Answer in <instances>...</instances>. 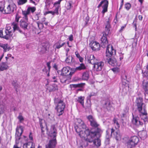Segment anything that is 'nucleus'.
Here are the masks:
<instances>
[{
	"label": "nucleus",
	"mask_w": 148,
	"mask_h": 148,
	"mask_svg": "<svg viewBox=\"0 0 148 148\" xmlns=\"http://www.w3.org/2000/svg\"><path fill=\"white\" fill-rule=\"evenodd\" d=\"M105 30L102 33L103 36L101 39L100 45L104 48L107 47L106 52V56L110 57L116 54V51L113 49L112 45L108 44V41L107 37L110 34V29L111 28L109 18L105 23Z\"/></svg>",
	"instance_id": "nucleus-1"
},
{
	"label": "nucleus",
	"mask_w": 148,
	"mask_h": 148,
	"mask_svg": "<svg viewBox=\"0 0 148 148\" xmlns=\"http://www.w3.org/2000/svg\"><path fill=\"white\" fill-rule=\"evenodd\" d=\"M76 131L81 138H85V146H88L89 145L88 142H91L92 140V137L95 135L94 133V132L93 130H90L88 129L84 131H80L79 132H78L77 129H76Z\"/></svg>",
	"instance_id": "nucleus-2"
},
{
	"label": "nucleus",
	"mask_w": 148,
	"mask_h": 148,
	"mask_svg": "<svg viewBox=\"0 0 148 148\" xmlns=\"http://www.w3.org/2000/svg\"><path fill=\"white\" fill-rule=\"evenodd\" d=\"M102 132V130L99 129H97V132H94V133L95 134V135L92 138V140L90 142H88L89 144L88 146L92 145V147L96 146L97 148L100 147L101 145V141L99 138L101 136Z\"/></svg>",
	"instance_id": "nucleus-3"
},
{
	"label": "nucleus",
	"mask_w": 148,
	"mask_h": 148,
	"mask_svg": "<svg viewBox=\"0 0 148 148\" xmlns=\"http://www.w3.org/2000/svg\"><path fill=\"white\" fill-rule=\"evenodd\" d=\"M54 102L55 104H57L56 109L57 111L58 115L60 116L64 113L65 104L62 100L58 98L55 99Z\"/></svg>",
	"instance_id": "nucleus-4"
},
{
	"label": "nucleus",
	"mask_w": 148,
	"mask_h": 148,
	"mask_svg": "<svg viewBox=\"0 0 148 148\" xmlns=\"http://www.w3.org/2000/svg\"><path fill=\"white\" fill-rule=\"evenodd\" d=\"M137 107V109L139 113L141 114L140 115V116H145L144 117L142 118L144 122H145L147 121V112L146 110V107L145 105V104H140L136 105Z\"/></svg>",
	"instance_id": "nucleus-5"
},
{
	"label": "nucleus",
	"mask_w": 148,
	"mask_h": 148,
	"mask_svg": "<svg viewBox=\"0 0 148 148\" xmlns=\"http://www.w3.org/2000/svg\"><path fill=\"white\" fill-rule=\"evenodd\" d=\"M102 108L105 110H112L114 108L112 106V103L108 98L106 99L101 101Z\"/></svg>",
	"instance_id": "nucleus-6"
},
{
	"label": "nucleus",
	"mask_w": 148,
	"mask_h": 148,
	"mask_svg": "<svg viewBox=\"0 0 148 148\" xmlns=\"http://www.w3.org/2000/svg\"><path fill=\"white\" fill-rule=\"evenodd\" d=\"M88 119L89 120L90 122L91 126L94 128V129H92L91 130H93L94 132H95L97 131V129H101L99 127V125L97 122L96 120L91 115H89L87 117Z\"/></svg>",
	"instance_id": "nucleus-7"
},
{
	"label": "nucleus",
	"mask_w": 148,
	"mask_h": 148,
	"mask_svg": "<svg viewBox=\"0 0 148 148\" xmlns=\"http://www.w3.org/2000/svg\"><path fill=\"white\" fill-rule=\"evenodd\" d=\"M16 5L14 3L9 4L5 8H4V9L2 12L4 14H11L13 12L14 10L16 9Z\"/></svg>",
	"instance_id": "nucleus-8"
},
{
	"label": "nucleus",
	"mask_w": 148,
	"mask_h": 148,
	"mask_svg": "<svg viewBox=\"0 0 148 148\" xmlns=\"http://www.w3.org/2000/svg\"><path fill=\"white\" fill-rule=\"evenodd\" d=\"M23 127L22 126H18L16 130L15 138L16 141L20 139L21 136L23 132Z\"/></svg>",
	"instance_id": "nucleus-9"
},
{
	"label": "nucleus",
	"mask_w": 148,
	"mask_h": 148,
	"mask_svg": "<svg viewBox=\"0 0 148 148\" xmlns=\"http://www.w3.org/2000/svg\"><path fill=\"white\" fill-rule=\"evenodd\" d=\"M139 141V138L136 136L132 137L127 142L128 145L133 147L137 145Z\"/></svg>",
	"instance_id": "nucleus-10"
},
{
	"label": "nucleus",
	"mask_w": 148,
	"mask_h": 148,
	"mask_svg": "<svg viewBox=\"0 0 148 148\" xmlns=\"http://www.w3.org/2000/svg\"><path fill=\"white\" fill-rule=\"evenodd\" d=\"M20 26L22 29L25 30L27 29V27L29 24L28 21V17L26 19L25 18V16L23 17V19L21 20L20 21Z\"/></svg>",
	"instance_id": "nucleus-11"
},
{
	"label": "nucleus",
	"mask_w": 148,
	"mask_h": 148,
	"mask_svg": "<svg viewBox=\"0 0 148 148\" xmlns=\"http://www.w3.org/2000/svg\"><path fill=\"white\" fill-rule=\"evenodd\" d=\"M113 136L117 140H120L121 138V136L120 132L118 130H115L113 128L111 129V136Z\"/></svg>",
	"instance_id": "nucleus-12"
},
{
	"label": "nucleus",
	"mask_w": 148,
	"mask_h": 148,
	"mask_svg": "<svg viewBox=\"0 0 148 148\" xmlns=\"http://www.w3.org/2000/svg\"><path fill=\"white\" fill-rule=\"evenodd\" d=\"M70 70V68L68 66L65 67L63 68L61 71H58V73L62 76H67L69 75V73Z\"/></svg>",
	"instance_id": "nucleus-13"
},
{
	"label": "nucleus",
	"mask_w": 148,
	"mask_h": 148,
	"mask_svg": "<svg viewBox=\"0 0 148 148\" xmlns=\"http://www.w3.org/2000/svg\"><path fill=\"white\" fill-rule=\"evenodd\" d=\"M104 64L103 62L101 61L98 62L97 60L94 64V68L96 71H101L103 68Z\"/></svg>",
	"instance_id": "nucleus-14"
},
{
	"label": "nucleus",
	"mask_w": 148,
	"mask_h": 148,
	"mask_svg": "<svg viewBox=\"0 0 148 148\" xmlns=\"http://www.w3.org/2000/svg\"><path fill=\"white\" fill-rule=\"evenodd\" d=\"M36 10L35 7H28L26 11H23L22 13L23 15L25 16V18L26 19H27V15L30 13V12L34 13Z\"/></svg>",
	"instance_id": "nucleus-15"
},
{
	"label": "nucleus",
	"mask_w": 148,
	"mask_h": 148,
	"mask_svg": "<svg viewBox=\"0 0 148 148\" xmlns=\"http://www.w3.org/2000/svg\"><path fill=\"white\" fill-rule=\"evenodd\" d=\"M1 34L2 35L0 38H3L8 40L10 39L12 36L13 33L12 31H5V33L3 34L2 31Z\"/></svg>",
	"instance_id": "nucleus-16"
},
{
	"label": "nucleus",
	"mask_w": 148,
	"mask_h": 148,
	"mask_svg": "<svg viewBox=\"0 0 148 148\" xmlns=\"http://www.w3.org/2000/svg\"><path fill=\"white\" fill-rule=\"evenodd\" d=\"M85 59L88 61V63L93 65L97 61V59L95 58L93 55H90L88 56L85 58Z\"/></svg>",
	"instance_id": "nucleus-17"
},
{
	"label": "nucleus",
	"mask_w": 148,
	"mask_h": 148,
	"mask_svg": "<svg viewBox=\"0 0 148 148\" xmlns=\"http://www.w3.org/2000/svg\"><path fill=\"white\" fill-rule=\"evenodd\" d=\"M132 115V121L133 124H134L136 126H139V125H142L143 123L139 120V118L137 116H134L133 114Z\"/></svg>",
	"instance_id": "nucleus-18"
},
{
	"label": "nucleus",
	"mask_w": 148,
	"mask_h": 148,
	"mask_svg": "<svg viewBox=\"0 0 148 148\" xmlns=\"http://www.w3.org/2000/svg\"><path fill=\"white\" fill-rule=\"evenodd\" d=\"M92 49L95 51H98L100 50V45L99 43L96 42H93L90 44Z\"/></svg>",
	"instance_id": "nucleus-19"
},
{
	"label": "nucleus",
	"mask_w": 148,
	"mask_h": 148,
	"mask_svg": "<svg viewBox=\"0 0 148 148\" xmlns=\"http://www.w3.org/2000/svg\"><path fill=\"white\" fill-rule=\"evenodd\" d=\"M57 143L56 138L49 140V143L46 145V148H55Z\"/></svg>",
	"instance_id": "nucleus-20"
},
{
	"label": "nucleus",
	"mask_w": 148,
	"mask_h": 148,
	"mask_svg": "<svg viewBox=\"0 0 148 148\" xmlns=\"http://www.w3.org/2000/svg\"><path fill=\"white\" fill-rule=\"evenodd\" d=\"M107 61L108 63L112 66H116L117 64V60L116 59L113 58L107 59Z\"/></svg>",
	"instance_id": "nucleus-21"
},
{
	"label": "nucleus",
	"mask_w": 148,
	"mask_h": 148,
	"mask_svg": "<svg viewBox=\"0 0 148 148\" xmlns=\"http://www.w3.org/2000/svg\"><path fill=\"white\" fill-rule=\"evenodd\" d=\"M0 49H3V52H5L8 51L10 49V47L8 44H1L0 45Z\"/></svg>",
	"instance_id": "nucleus-22"
},
{
	"label": "nucleus",
	"mask_w": 148,
	"mask_h": 148,
	"mask_svg": "<svg viewBox=\"0 0 148 148\" xmlns=\"http://www.w3.org/2000/svg\"><path fill=\"white\" fill-rule=\"evenodd\" d=\"M23 148H34L35 144L32 142H29L24 144Z\"/></svg>",
	"instance_id": "nucleus-23"
},
{
	"label": "nucleus",
	"mask_w": 148,
	"mask_h": 148,
	"mask_svg": "<svg viewBox=\"0 0 148 148\" xmlns=\"http://www.w3.org/2000/svg\"><path fill=\"white\" fill-rule=\"evenodd\" d=\"M91 104L90 100L89 99L85 103V106H83L85 108L86 111H90L91 109Z\"/></svg>",
	"instance_id": "nucleus-24"
},
{
	"label": "nucleus",
	"mask_w": 148,
	"mask_h": 148,
	"mask_svg": "<svg viewBox=\"0 0 148 148\" xmlns=\"http://www.w3.org/2000/svg\"><path fill=\"white\" fill-rule=\"evenodd\" d=\"M51 128L52 130H51L50 132V134L51 136H53L54 138H55L56 137V130L55 128V126H52L51 127Z\"/></svg>",
	"instance_id": "nucleus-25"
},
{
	"label": "nucleus",
	"mask_w": 148,
	"mask_h": 148,
	"mask_svg": "<svg viewBox=\"0 0 148 148\" xmlns=\"http://www.w3.org/2000/svg\"><path fill=\"white\" fill-rule=\"evenodd\" d=\"M66 44L65 42H64L61 43V40L59 41L58 42H56L55 45L56 47L55 49H59L62 47L63 46Z\"/></svg>",
	"instance_id": "nucleus-26"
},
{
	"label": "nucleus",
	"mask_w": 148,
	"mask_h": 148,
	"mask_svg": "<svg viewBox=\"0 0 148 148\" xmlns=\"http://www.w3.org/2000/svg\"><path fill=\"white\" fill-rule=\"evenodd\" d=\"M38 50L41 54H44L46 53L47 49L46 45H42L40 48H38Z\"/></svg>",
	"instance_id": "nucleus-27"
},
{
	"label": "nucleus",
	"mask_w": 148,
	"mask_h": 148,
	"mask_svg": "<svg viewBox=\"0 0 148 148\" xmlns=\"http://www.w3.org/2000/svg\"><path fill=\"white\" fill-rule=\"evenodd\" d=\"M65 61L67 63L70 64L71 63L74 62V59L72 57L69 56L67 57Z\"/></svg>",
	"instance_id": "nucleus-28"
},
{
	"label": "nucleus",
	"mask_w": 148,
	"mask_h": 148,
	"mask_svg": "<svg viewBox=\"0 0 148 148\" xmlns=\"http://www.w3.org/2000/svg\"><path fill=\"white\" fill-rule=\"evenodd\" d=\"M129 88V87L127 86L122 87L121 92L122 95H125L127 94Z\"/></svg>",
	"instance_id": "nucleus-29"
},
{
	"label": "nucleus",
	"mask_w": 148,
	"mask_h": 148,
	"mask_svg": "<svg viewBox=\"0 0 148 148\" xmlns=\"http://www.w3.org/2000/svg\"><path fill=\"white\" fill-rule=\"evenodd\" d=\"M11 25L13 28V32H14L16 30H17L19 28L18 25V23L15 22L12 23Z\"/></svg>",
	"instance_id": "nucleus-30"
},
{
	"label": "nucleus",
	"mask_w": 148,
	"mask_h": 148,
	"mask_svg": "<svg viewBox=\"0 0 148 148\" xmlns=\"http://www.w3.org/2000/svg\"><path fill=\"white\" fill-rule=\"evenodd\" d=\"M136 105L144 104L143 102V98L141 97L137 98L136 101Z\"/></svg>",
	"instance_id": "nucleus-31"
},
{
	"label": "nucleus",
	"mask_w": 148,
	"mask_h": 148,
	"mask_svg": "<svg viewBox=\"0 0 148 148\" xmlns=\"http://www.w3.org/2000/svg\"><path fill=\"white\" fill-rule=\"evenodd\" d=\"M8 66L6 63L3 62L1 65L0 66V70L3 71L8 69Z\"/></svg>",
	"instance_id": "nucleus-32"
},
{
	"label": "nucleus",
	"mask_w": 148,
	"mask_h": 148,
	"mask_svg": "<svg viewBox=\"0 0 148 148\" xmlns=\"http://www.w3.org/2000/svg\"><path fill=\"white\" fill-rule=\"evenodd\" d=\"M103 4V6H105V5L106 4L107 5V6H108V1L107 0H102L98 6L97 8H99Z\"/></svg>",
	"instance_id": "nucleus-33"
},
{
	"label": "nucleus",
	"mask_w": 148,
	"mask_h": 148,
	"mask_svg": "<svg viewBox=\"0 0 148 148\" xmlns=\"http://www.w3.org/2000/svg\"><path fill=\"white\" fill-rule=\"evenodd\" d=\"M89 78V75L88 72H84L82 75V79L84 80H87Z\"/></svg>",
	"instance_id": "nucleus-34"
},
{
	"label": "nucleus",
	"mask_w": 148,
	"mask_h": 148,
	"mask_svg": "<svg viewBox=\"0 0 148 148\" xmlns=\"http://www.w3.org/2000/svg\"><path fill=\"white\" fill-rule=\"evenodd\" d=\"M86 69V67L85 65L83 63L80 64L79 66L76 67V69H77V70L79 71L84 70Z\"/></svg>",
	"instance_id": "nucleus-35"
},
{
	"label": "nucleus",
	"mask_w": 148,
	"mask_h": 148,
	"mask_svg": "<svg viewBox=\"0 0 148 148\" xmlns=\"http://www.w3.org/2000/svg\"><path fill=\"white\" fill-rule=\"evenodd\" d=\"M85 83H80L77 84H72L71 85V87L73 88H77L79 87H82L85 85Z\"/></svg>",
	"instance_id": "nucleus-36"
},
{
	"label": "nucleus",
	"mask_w": 148,
	"mask_h": 148,
	"mask_svg": "<svg viewBox=\"0 0 148 148\" xmlns=\"http://www.w3.org/2000/svg\"><path fill=\"white\" fill-rule=\"evenodd\" d=\"M140 136L141 138L143 139H144L146 138L147 137L146 132L144 131L142 132L140 134Z\"/></svg>",
	"instance_id": "nucleus-37"
},
{
	"label": "nucleus",
	"mask_w": 148,
	"mask_h": 148,
	"mask_svg": "<svg viewBox=\"0 0 148 148\" xmlns=\"http://www.w3.org/2000/svg\"><path fill=\"white\" fill-rule=\"evenodd\" d=\"M84 97L82 96H80L78 97L77 101L81 103L83 106H84Z\"/></svg>",
	"instance_id": "nucleus-38"
},
{
	"label": "nucleus",
	"mask_w": 148,
	"mask_h": 148,
	"mask_svg": "<svg viewBox=\"0 0 148 148\" xmlns=\"http://www.w3.org/2000/svg\"><path fill=\"white\" fill-rule=\"evenodd\" d=\"M143 88L147 94H148V82L143 84Z\"/></svg>",
	"instance_id": "nucleus-39"
},
{
	"label": "nucleus",
	"mask_w": 148,
	"mask_h": 148,
	"mask_svg": "<svg viewBox=\"0 0 148 148\" xmlns=\"http://www.w3.org/2000/svg\"><path fill=\"white\" fill-rule=\"evenodd\" d=\"M122 87H126V86L129 87V86L128 84V82L127 81H122Z\"/></svg>",
	"instance_id": "nucleus-40"
},
{
	"label": "nucleus",
	"mask_w": 148,
	"mask_h": 148,
	"mask_svg": "<svg viewBox=\"0 0 148 148\" xmlns=\"http://www.w3.org/2000/svg\"><path fill=\"white\" fill-rule=\"evenodd\" d=\"M12 84L13 86L16 89V91H17V90L19 87V85L18 84L14 81H12Z\"/></svg>",
	"instance_id": "nucleus-41"
},
{
	"label": "nucleus",
	"mask_w": 148,
	"mask_h": 148,
	"mask_svg": "<svg viewBox=\"0 0 148 148\" xmlns=\"http://www.w3.org/2000/svg\"><path fill=\"white\" fill-rule=\"evenodd\" d=\"M48 89L50 92H51L52 91H54L56 90H57V89L55 87L53 86H51L48 88Z\"/></svg>",
	"instance_id": "nucleus-42"
},
{
	"label": "nucleus",
	"mask_w": 148,
	"mask_h": 148,
	"mask_svg": "<svg viewBox=\"0 0 148 148\" xmlns=\"http://www.w3.org/2000/svg\"><path fill=\"white\" fill-rule=\"evenodd\" d=\"M27 1V0H18V4L19 5H23Z\"/></svg>",
	"instance_id": "nucleus-43"
},
{
	"label": "nucleus",
	"mask_w": 148,
	"mask_h": 148,
	"mask_svg": "<svg viewBox=\"0 0 148 148\" xmlns=\"http://www.w3.org/2000/svg\"><path fill=\"white\" fill-rule=\"evenodd\" d=\"M108 7V6H107L106 4L105 5V6L102 7L103 10L102 11V13L103 14V15H104V13L106 12L107 11Z\"/></svg>",
	"instance_id": "nucleus-44"
},
{
	"label": "nucleus",
	"mask_w": 148,
	"mask_h": 148,
	"mask_svg": "<svg viewBox=\"0 0 148 148\" xmlns=\"http://www.w3.org/2000/svg\"><path fill=\"white\" fill-rule=\"evenodd\" d=\"M117 120L118 119L117 118H114L113 119V121L114 123L116 125L117 127L119 128L120 127V125L119 123L118 122Z\"/></svg>",
	"instance_id": "nucleus-45"
},
{
	"label": "nucleus",
	"mask_w": 148,
	"mask_h": 148,
	"mask_svg": "<svg viewBox=\"0 0 148 148\" xmlns=\"http://www.w3.org/2000/svg\"><path fill=\"white\" fill-rule=\"evenodd\" d=\"M59 6L58 5L57 6L55 10L54 11H53V15H54L55 14H56V15H58L59 14L58 13V10H59Z\"/></svg>",
	"instance_id": "nucleus-46"
},
{
	"label": "nucleus",
	"mask_w": 148,
	"mask_h": 148,
	"mask_svg": "<svg viewBox=\"0 0 148 148\" xmlns=\"http://www.w3.org/2000/svg\"><path fill=\"white\" fill-rule=\"evenodd\" d=\"M77 71V70L75 68H73L71 70V71L69 72V75L71 76L76 71Z\"/></svg>",
	"instance_id": "nucleus-47"
},
{
	"label": "nucleus",
	"mask_w": 148,
	"mask_h": 148,
	"mask_svg": "<svg viewBox=\"0 0 148 148\" xmlns=\"http://www.w3.org/2000/svg\"><path fill=\"white\" fill-rule=\"evenodd\" d=\"M63 77L61 79V82L62 83H65L67 80V77L65 76H63Z\"/></svg>",
	"instance_id": "nucleus-48"
},
{
	"label": "nucleus",
	"mask_w": 148,
	"mask_h": 148,
	"mask_svg": "<svg viewBox=\"0 0 148 148\" xmlns=\"http://www.w3.org/2000/svg\"><path fill=\"white\" fill-rule=\"evenodd\" d=\"M131 7V4L129 3H126L125 4V8L127 10H128Z\"/></svg>",
	"instance_id": "nucleus-49"
},
{
	"label": "nucleus",
	"mask_w": 148,
	"mask_h": 148,
	"mask_svg": "<svg viewBox=\"0 0 148 148\" xmlns=\"http://www.w3.org/2000/svg\"><path fill=\"white\" fill-rule=\"evenodd\" d=\"M77 123H78V125L80 126L81 125L83 124L84 122L82 120L80 119H77Z\"/></svg>",
	"instance_id": "nucleus-50"
},
{
	"label": "nucleus",
	"mask_w": 148,
	"mask_h": 148,
	"mask_svg": "<svg viewBox=\"0 0 148 148\" xmlns=\"http://www.w3.org/2000/svg\"><path fill=\"white\" fill-rule=\"evenodd\" d=\"M20 18V17L18 15V14H16V17H15V21H16L15 22L16 23H18L19 19Z\"/></svg>",
	"instance_id": "nucleus-51"
},
{
	"label": "nucleus",
	"mask_w": 148,
	"mask_h": 148,
	"mask_svg": "<svg viewBox=\"0 0 148 148\" xmlns=\"http://www.w3.org/2000/svg\"><path fill=\"white\" fill-rule=\"evenodd\" d=\"M122 81H127V76L125 74H123L121 76Z\"/></svg>",
	"instance_id": "nucleus-52"
},
{
	"label": "nucleus",
	"mask_w": 148,
	"mask_h": 148,
	"mask_svg": "<svg viewBox=\"0 0 148 148\" xmlns=\"http://www.w3.org/2000/svg\"><path fill=\"white\" fill-rule=\"evenodd\" d=\"M110 136H109V135H107L106 136L105 142L106 143L108 144L109 143V142L110 140Z\"/></svg>",
	"instance_id": "nucleus-53"
},
{
	"label": "nucleus",
	"mask_w": 148,
	"mask_h": 148,
	"mask_svg": "<svg viewBox=\"0 0 148 148\" xmlns=\"http://www.w3.org/2000/svg\"><path fill=\"white\" fill-rule=\"evenodd\" d=\"M18 119L19 120L20 122H21L22 121H23L24 119L23 116L21 115H19L18 117Z\"/></svg>",
	"instance_id": "nucleus-54"
},
{
	"label": "nucleus",
	"mask_w": 148,
	"mask_h": 148,
	"mask_svg": "<svg viewBox=\"0 0 148 148\" xmlns=\"http://www.w3.org/2000/svg\"><path fill=\"white\" fill-rule=\"evenodd\" d=\"M39 120L41 129H42V128H43V125H42L43 123V120L40 118H39Z\"/></svg>",
	"instance_id": "nucleus-55"
},
{
	"label": "nucleus",
	"mask_w": 148,
	"mask_h": 148,
	"mask_svg": "<svg viewBox=\"0 0 148 148\" xmlns=\"http://www.w3.org/2000/svg\"><path fill=\"white\" fill-rule=\"evenodd\" d=\"M62 0H59L58 1L55 2L53 4L54 6H56V5L58 4L59 6V7L60 6V2Z\"/></svg>",
	"instance_id": "nucleus-56"
},
{
	"label": "nucleus",
	"mask_w": 148,
	"mask_h": 148,
	"mask_svg": "<svg viewBox=\"0 0 148 148\" xmlns=\"http://www.w3.org/2000/svg\"><path fill=\"white\" fill-rule=\"evenodd\" d=\"M4 9V4L2 3H0V11L2 12Z\"/></svg>",
	"instance_id": "nucleus-57"
},
{
	"label": "nucleus",
	"mask_w": 148,
	"mask_h": 148,
	"mask_svg": "<svg viewBox=\"0 0 148 148\" xmlns=\"http://www.w3.org/2000/svg\"><path fill=\"white\" fill-rule=\"evenodd\" d=\"M3 112V106L2 105H0V115Z\"/></svg>",
	"instance_id": "nucleus-58"
},
{
	"label": "nucleus",
	"mask_w": 148,
	"mask_h": 148,
	"mask_svg": "<svg viewBox=\"0 0 148 148\" xmlns=\"http://www.w3.org/2000/svg\"><path fill=\"white\" fill-rule=\"evenodd\" d=\"M96 95V94L94 92H92L90 94V95L89 96V99L90 98V97L92 96H95Z\"/></svg>",
	"instance_id": "nucleus-59"
},
{
	"label": "nucleus",
	"mask_w": 148,
	"mask_h": 148,
	"mask_svg": "<svg viewBox=\"0 0 148 148\" xmlns=\"http://www.w3.org/2000/svg\"><path fill=\"white\" fill-rule=\"evenodd\" d=\"M68 5L67 7V10L70 9L72 7L71 4L70 2H69L68 3Z\"/></svg>",
	"instance_id": "nucleus-60"
},
{
	"label": "nucleus",
	"mask_w": 148,
	"mask_h": 148,
	"mask_svg": "<svg viewBox=\"0 0 148 148\" xmlns=\"http://www.w3.org/2000/svg\"><path fill=\"white\" fill-rule=\"evenodd\" d=\"M11 27L10 26L6 27L5 28V31H12L10 30Z\"/></svg>",
	"instance_id": "nucleus-61"
},
{
	"label": "nucleus",
	"mask_w": 148,
	"mask_h": 148,
	"mask_svg": "<svg viewBox=\"0 0 148 148\" xmlns=\"http://www.w3.org/2000/svg\"><path fill=\"white\" fill-rule=\"evenodd\" d=\"M129 106H127L126 107L125 109L124 110L125 113L128 112V111L129 110Z\"/></svg>",
	"instance_id": "nucleus-62"
},
{
	"label": "nucleus",
	"mask_w": 148,
	"mask_h": 148,
	"mask_svg": "<svg viewBox=\"0 0 148 148\" xmlns=\"http://www.w3.org/2000/svg\"><path fill=\"white\" fill-rule=\"evenodd\" d=\"M73 37L72 35H70L69 37V40L71 41L73 40Z\"/></svg>",
	"instance_id": "nucleus-63"
},
{
	"label": "nucleus",
	"mask_w": 148,
	"mask_h": 148,
	"mask_svg": "<svg viewBox=\"0 0 148 148\" xmlns=\"http://www.w3.org/2000/svg\"><path fill=\"white\" fill-rule=\"evenodd\" d=\"M143 77H147L148 75V72H145L143 73Z\"/></svg>",
	"instance_id": "nucleus-64"
}]
</instances>
